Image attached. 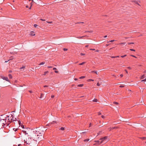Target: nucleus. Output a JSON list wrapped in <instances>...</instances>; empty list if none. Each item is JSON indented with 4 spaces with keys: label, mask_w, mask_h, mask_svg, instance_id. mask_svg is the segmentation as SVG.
Here are the masks:
<instances>
[{
    "label": "nucleus",
    "mask_w": 146,
    "mask_h": 146,
    "mask_svg": "<svg viewBox=\"0 0 146 146\" xmlns=\"http://www.w3.org/2000/svg\"><path fill=\"white\" fill-rule=\"evenodd\" d=\"M44 135V132L43 131H42L41 133L39 132L38 133L37 135L36 139L35 140L36 141L37 140L38 141H41L43 140L44 139L43 136Z\"/></svg>",
    "instance_id": "nucleus-3"
},
{
    "label": "nucleus",
    "mask_w": 146,
    "mask_h": 146,
    "mask_svg": "<svg viewBox=\"0 0 146 146\" xmlns=\"http://www.w3.org/2000/svg\"><path fill=\"white\" fill-rule=\"evenodd\" d=\"M29 35L31 36H35V32L34 31H32L31 32V33L29 34Z\"/></svg>",
    "instance_id": "nucleus-8"
},
{
    "label": "nucleus",
    "mask_w": 146,
    "mask_h": 146,
    "mask_svg": "<svg viewBox=\"0 0 146 146\" xmlns=\"http://www.w3.org/2000/svg\"><path fill=\"white\" fill-rule=\"evenodd\" d=\"M125 71L126 72V73H127V74L128 73V72H127V70H126L125 69Z\"/></svg>",
    "instance_id": "nucleus-58"
},
{
    "label": "nucleus",
    "mask_w": 146,
    "mask_h": 146,
    "mask_svg": "<svg viewBox=\"0 0 146 146\" xmlns=\"http://www.w3.org/2000/svg\"><path fill=\"white\" fill-rule=\"evenodd\" d=\"M93 101L94 102H97L98 101V100L96 99H94L93 100Z\"/></svg>",
    "instance_id": "nucleus-22"
},
{
    "label": "nucleus",
    "mask_w": 146,
    "mask_h": 146,
    "mask_svg": "<svg viewBox=\"0 0 146 146\" xmlns=\"http://www.w3.org/2000/svg\"><path fill=\"white\" fill-rule=\"evenodd\" d=\"M17 80H15V82H14V84H15V83H17Z\"/></svg>",
    "instance_id": "nucleus-57"
},
{
    "label": "nucleus",
    "mask_w": 146,
    "mask_h": 146,
    "mask_svg": "<svg viewBox=\"0 0 146 146\" xmlns=\"http://www.w3.org/2000/svg\"><path fill=\"white\" fill-rule=\"evenodd\" d=\"M1 78L4 80H5L7 81H8V82L9 81L8 78L7 77L3 76H2Z\"/></svg>",
    "instance_id": "nucleus-6"
},
{
    "label": "nucleus",
    "mask_w": 146,
    "mask_h": 146,
    "mask_svg": "<svg viewBox=\"0 0 146 146\" xmlns=\"http://www.w3.org/2000/svg\"><path fill=\"white\" fill-rule=\"evenodd\" d=\"M23 132L24 133H25L26 134V131H23Z\"/></svg>",
    "instance_id": "nucleus-50"
},
{
    "label": "nucleus",
    "mask_w": 146,
    "mask_h": 146,
    "mask_svg": "<svg viewBox=\"0 0 146 146\" xmlns=\"http://www.w3.org/2000/svg\"><path fill=\"white\" fill-rule=\"evenodd\" d=\"M11 117L12 118L11 119V120H10V123L14 121H16V118H14L15 115L14 113L15 112V111H14L11 112Z\"/></svg>",
    "instance_id": "nucleus-4"
},
{
    "label": "nucleus",
    "mask_w": 146,
    "mask_h": 146,
    "mask_svg": "<svg viewBox=\"0 0 146 146\" xmlns=\"http://www.w3.org/2000/svg\"><path fill=\"white\" fill-rule=\"evenodd\" d=\"M44 96V94H41V96H40V98H43V97Z\"/></svg>",
    "instance_id": "nucleus-17"
},
{
    "label": "nucleus",
    "mask_w": 146,
    "mask_h": 146,
    "mask_svg": "<svg viewBox=\"0 0 146 146\" xmlns=\"http://www.w3.org/2000/svg\"><path fill=\"white\" fill-rule=\"evenodd\" d=\"M92 125V123H90L89 127H90Z\"/></svg>",
    "instance_id": "nucleus-56"
},
{
    "label": "nucleus",
    "mask_w": 146,
    "mask_h": 146,
    "mask_svg": "<svg viewBox=\"0 0 146 146\" xmlns=\"http://www.w3.org/2000/svg\"><path fill=\"white\" fill-rule=\"evenodd\" d=\"M108 138L107 136H105L104 137H102L100 139V140H103V141L105 140L106 139H107Z\"/></svg>",
    "instance_id": "nucleus-7"
},
{
    "label": "nucleus",
    "mask_w": 146,
    "mask_h": 146,
    "mask_svg": "<svg viewBox=\"0 0 146 146\" xmlns=\"http://www.w3.org/2000/svg\"><path fill=\"white\" fill-rule=\"evenodd\" d=\"M113 103L115 104H118V103L116 102H114Z\"/></svg>",
    "instance_id": "nucleus-31"
},
{
    "label": "nucleus",
    "mask_w": 146,
    "mask_h": 146,
    "mask_svg": "<svg viewBox=\"0 0 146 146\" xmlns=\"http://www.w3.org/2000/svg\"><path fill=\"white\" fill-rule=\"evenodd\" d=\"M29 92L30 93H32V91H31V90H29Z\"/></svg>",
    "instance_id": "nucleus-61"
},
{
    "label": "nucleus",
    "mask_w": 146,
    "mask_h": 146,
    "mask_svg": "<svg viewBox=\"0 0 146 146\" xmlns=\"http://www.w3.org/2000/svg\"><path fill=\"white\" fill-rule=\"evenodd\" d=\"M9 117L8 116L6 117L5 119H1L0 121V129L5 127V125H6V126L9 125Z\"/></svg>",
    "instance_id": "nucleus-1"
},
{
    "label": "nucleus",
    "mask_w": 146,
    "mask_h": 146,
    "mask_svg": "<svg viewBox=\"0 0 146 146\" xmlns=\"http://www.w3.org/2000/svg\"><path fill=\"white\" fill-rule=\"evenodd\" d=\"M9 76H10V79L12 78V76L10 74Z\"/></svg>",
    "instance_id": "nucleus-47"
},
{
    "label": "nucleus",
    "mask_w": 146,
    "mask_h": 146,
    "mask_svg": "<svg viewBox=\"0 0 146 146\" xmlns=\"http://www.w3.org/2000/svg\"><path fill=\"white\" fill-rule=\"evenodd\" d=\"M141 82H145L146 81V78L145 79L141 81Z\"/></svg>",
    "instance_id": "nucleus-33"
},
{
    "label": "nucleus",
    "mask_w": 146,
    "mask_h": 146,
    "mask_svg": "<svg viewBox=\"0 0 146 146\" xmlns=\"http://www.w3.org/2000/svg\"><path fill=\"white\" fill-rule=\"evenodd\" d=\"M40 20L42 21H45V20L44 19H40Z\"/></svg>",
    "instance_id": "nucleus-43"
},
{
    "label": "nucleus",
    "mask_w": 146,
    "mask_h": 146,
    "mask_svg": "<svg viewBox=\"0 0 146 146\" xmlns=\"http://www.w3.org/2000/svg\"><path fill=\"white\" fill-rule=\"evenodd\" d=\"M25 66H23L22 67L20 68V69L22 70V69H24L25 68Z\"/></svg>",
    "instance_id": "nucleus-19"
},
{
    "label": "nucleus",
    "mask_w": 146,
    "mask_h": 146,
    "mask_svg": "<svg viewBox=\"0 0 146 146\" xmlns=\"http://www.w3.org/2000/svg\"><path fill=\"white\" fill-rule=\"evenodd\" d=\"M56 68H53V70H56Z\"/></svg>",
    "instance_id": "nucleus-63"
},
{
    "label": "nucleus",
    "mask_w": 146,
    "mask_h": 146,
    "mask_svg": "<svg viewBox=\"0 0 146 146\" xmlns=\"http://www.w3.org/2000/svg\"><path fill=\"white\" fill-rule=\"evenodd\" d=\"M48 87V86L45 85L44 86V87Z\"/></svg>",
    "instance_id": "nucleus-53"
},
{
    "label": "nucleus",
    "mask_w": 146,
    "mask_h": 146,
    "mask_svg": "<svg viewBox=\"0 0 146 146\" xmlns=\"http://www.w3.org/2000/svg\"><path fill=\"white\" fill-rule=\"evenodd\" d=\"M13 130H14L15 131H16L17 130V129H15V128H13Z\"/></svg>",
    "instance_id": "nucleus-32"
},
{
    "label": "nucleus",
    "mask_w": 146,
    "mask_h": 146,
    "mask_svg": "<svg viewBox=\"0 0 146 146\" xmlns=\"http://www.w3.org/2000/svg\"><path fill=\"white\" fill-rule=\"evenodd\" d=\"M101 113L100 112H99L98 113V115H101Z\"/></svg>",
    "instance_id": "nucleus-42"
},
{
    "label": "nucleus",
    "mask_w": 146,
    "mask_h": 146,
    "mask_svg": "<svg viewBox=\"0 0 146 146\" xmlns=\"http://www.w3.org/2000/svg\"><path fill=\"white\" fill-rule=\"evenodd\" d=\"M63 50L64 51H67L68 50V49L66 48H64Z\"/></svg>",
    "instance_id": "nucleus-34"
},
{
    "label": "nucleus",
    "mask_w": 146,
    "mask_h": 146,
    "mask_svg": "<svg viewBox=\"0 0 146 146\" xmlns=\"http://www.w3.org/2000/svg\"><path fill=\"white\" fill-rule=\"evenodd\" d=\"M13 59V57L12 56H11L10 57V60H11Z\"/></svg>",
    "instance_id": "nucleus-25"
},
{
    "label": "nucleus",
    "mask_w": 146,
    "mask_h": 146,
    "mask_svg": "<svg viewBox=\"0 0 146 146\" xmlns=\"http://www.w3.org/2000/svg\"><path fill=\"white\" fill-rule=\"evenodd\" d=\"M120 76L121 77H122L123 76V75L122 74H120Z\"/></svg>",
    "instance_id": "nucleus-59"
},
{
    "label": "nucleus",
    "mask_w": 146,
    "mask_h": 146,
    "mask_svg": "<svg viewBox=\"0 0 146 146\" xmlns=\"http://www.w3.org/2000/svg\"><path fill=\"white\" fill-rule=\"evenodd\" d=\"M90 72L92 73H95L96 74H98L97 71H91Z\"/></svg>",
    "instance_id": "nucleus-13"
},
{
    "label": "nucleus",
    "mask_w": 146,
    "mask_h": 146,
    "mask_svg": "<svg viewBox=\"0 0 146 146\" xmlns=\"http://www.w3.org/2000/svg\"><path fill=\"white\" fill-rule=\"evenodd\" d=\"M90 80V81H94V80H92V79H90V80Z\"/></svg>",
    "instance_id": "nucleus-64"
},
{
    "label": "nucleus",
    "mask_w": 146,
    "mask_h": 146,
    "mask_svg": "<svg viewBox=\"0 0 146 146\" xmlns=\"http://www.w3.org/2000/svg\"><path fill=\"white\" fill-rule=\"evenodd\" d=\"M89 139H86L84 140V141L85 142H87L89 140Z\"/></svg>",
    "instance_id": "nucleus-16"
},
{
    "label": "nucleus",
    "mask_w": 146,
    "mask_h": 146,
    "mask_svg": "<svg viewBox=\"0 0 146 146\" xmlns=\"http://www.w3.org/2000/svg\"><path fill=\"white\" fill-rule=\"evenodd\" d=\"M54 72L56 73H58V72L57 71H55Z\"/></svg>",
    "instance_id": "nucleus-55"
},
{
    "label": "nucleus",
    "mask_w": 146,
    "mask_h": 146,
    "mask_svg": "<svg viewBox=\"0 0 146 146\" xmlns=\"http://www.w3.org/2000/svg\"><path fill=\"white\" fill-rule=\"evenodd\" d=\"M117 127H113L112 128V129H117Z\"/></svg>",
    "instance_id": "nucleus-38"
},
{
    "label": "nucleus",
    "mask_w": 146,
    "mask_h": 146,
    "mask_svg": "<svg viewBox=\"0 0 146 146\" xmlns=\"http://www.w3.org/2000/svg\"><path fill=\"white\" fill-rule=\"evenodd\" d=\"M84 36H78L76 37L78 39H81L82 38V37H84Z\"/></svg>",
    "instance_id": "nucleus-20"
},
{
    "label": "nucleus",
    "mask_w": 146,
    "mask_h": 146,
    "mask_svg": "<svg viewBox=\"0 0 146 146\" xmlns=\"http://www.w3.org/2000/svg\"><path fill=\"white\" fill-rule=\"evenodd\" d=\"M128 44H134V43L133 42H130V43H128Z\"/></svg>",
    "instance_id": "nucleus-37"
},
{
    "label": "nucleus",
    "mask_w": 146,
    "mask_h": 146,
    "mask_svg": "<svg viewBox=\"0 0 146 146\" xmlns=\"http://www.w3.org/2000/svg\"><path fill=\"white\" fill-rule=\"evenodd\" d=\"M101 117L102 118H104L105 117L104 115H102Z\"/></svg>",
    "instance_id": "nucleus-51"
},
{
    "label": "nucleus",
    "mask_w": 146,
    "mask_h": 146,
    "mask_svg": "<svg viewBox=\"0 0 146 146\" xmlns=\"http://www.w3.org/2000/svg\"><path fill=\"white\" fill-rule=\"evenodd\" d=\"M48 72V71H47L46 72H44V74H43L44 75H45Z\"/></svg>",
    "instance_id": "nucleus-21"
},
{
    "label": "nucleus",
    "mask_w": 146,
    "mask_h": 146,
    "mask_svg": "<svg viewBox=\"0 0 146 146\" xmlns=\"http://www.w3.org/2000/svg\"><path fill=\"white\" fill-rule=\"evenodd\" d=\"M37 128H36V129H32L33 131L31 133L30 135L31 139H33L34 140H35L36 139L37 135L39 132V131H37Z\"/></svg>",
    "instance_id": "nucleus-2"
},
{
    "label": "nucleus",
    "mask_w": 146,
    "mask_h": 146,
    "mask_svg": "<svg viewBox=\"0 0 146 146\" xmlns=\"http://www.w3.org/2000/svg\"><path fill=\"white\" fill-rule=\"evenodd\" d=\"M130 50L131 51H135V50L133 49H130Z\"/></svg>",
    "instance_id": "nucleus-35"
},
{
    "label": "nucleus",
    "mask_w": 146,
    "mask_h": 146,
    "mask_svg": "<svg viewBox=\"0 0 146 146\" xmlns=\"http://www.w3.org/2000/svg\"><path fill=\"white\" fill-rule=\"evenodd\" d=\"M80 54H81V55L83 56V55H85V54L83 53H81Z\"/></svg>",
    "instance_id": "nucleus-46"
},
{
    "label": "nucleus",
    "mask_w": 146,
    "mask_h": 146,
    "mask_svg": "<svg viewBox=\"0 0 146 146\" xmlns=\"http://www.w3.org/2000/svg\"><path fill=\"white\" fill-rule=\"evenodd\" d=\"M90 50H95V49H90Z\"/></svg>",
    "instance_id": "nucleus-60"
},
{
    "label": "nucleus",
    "mask_w": 146,
    "mask_h": 146,
    "mask_svg": "<svg viewBox=\"0 0 146 146\" xmlns=\"http://www.w3.org/2000/svg\"><path fill=\"white\" fill-rule=\"evenodd\" d=\"M48 68H52V66H48Z\"/></svg>",
    "instance_id": "nucleus-45"
},
{
    "label": "nucleus",
    "mask_w": 146,
    "mask_h": 146,
    "mask_svg": "<svg viewBox=\"0 0 146 146\" xmlns=\"http://www.w3.org/2000/svg\"><path fill=\"white\" fill-rule=\"evenodd\" d=\"M38 26V25L36 24H35L34 25V27H36Z\"/></svg>",
    "instance_id": "nucleus-40"
},
{
    "label": "nucleus",
    "mask_w": 146,
    "mask_h": 146,
    "mask_svg": "<svg viewBox=\"0 0 146 146\" xmlns=\"http://www.w3.org/2000/svg\"><path fill=\"white\" fill-rule=\"evenodd\" d=\"M45 64V62H41V63H40L39 65H43V64Z\"/></svg>",
    "instance_id": "nucleus-18"
},
{
    "label": "nucleus",
    "mask_w": 146,
    "mask_h": 146,
    "mask_svg": "<svg viewBox=\"0 0 146 146\" xmlns=\"http://www.w3.org/2000/svg\"><path fill=\"white\" fill-rule=\"evenodd\" d=\"M97 85L98 86H99L100 85V84H99L98 82L97 83Z\"/></svg>",
    "instance_id": "nucleus-36"
},
{
    "label": "nucleus",
    "mask_w": 146,
    "mask_h": 146,
    "mask_svg": "<svg viewBox=\"0 0 146 146\" xmlns=\"http://www.w3.org/2000/svg\"><path fill=\"white\" fill-rule=\"evenodd\" d=\"M126 42H121L119 43V44H123L125 45L126 44Z\"/></svg>",
    "instance_id": "nucleus-15"
},
{
    "label": "nucleus",
    "mask_w": 146,
    "mask_h": 146,
    "mask_svg": "<svg viewBox=\"0 0 146 146\" xmlns=\"http://www.w3.org/2000/svg\"><path fill=\"white\" fill-rule=\"evenodd\" d=\"M84 86L83 84H78V86L79 87H82Z\"/></svg>",
    "instance_id": "nucleus-14"
},
{
    "label": "nucleus",
    "mask_w": 146,
    "mask_h": 146,
    "mask_svg": "<svg viewBox=\"0 0 146 146\" xmlns=\"http://www.w3.org/2000/svg\"><path fill=\"white\" fill-rule=\"evenodd\" d=\"M18 123H19V125L20 126H21V127L23 128H24V126L23 125H22V124L21 123V121H20V120H19L18 121Z\"/></svg>",
    "instance_id": "nucleus-10"
},
{
    "label": "nucleus",
    "mask_w": 146,
    "mask_h": 146,
    "mask_svg": "<svg viewBox=\"0 0 146 146\" xmlns=\"http://www.w3.org/2000/svg\"><path fill=\"white\" fill-rule=\"evenodd\" d=\"M74 80H78V79L77 78H75L74 79Z\"/></svg>",
    "instance_id": "nucleus-62"
},
{
    "label": "nucleus",
    "mask_w": 146,
    "mask_h": 146,
    "mask_svg": "<svg viewBox=\"0 0 146 146\" xmlns=\"http://www.w3.org/2000/svg\"><path fill=\"white\" fill-rule=\"evenodd\" d=\"M115 41L114 40H111L109 41V42H113Z\"/></svg>",
    "instance_id": "nucleus-48"
},
{
    "label": "nucleus",
    "mask_w": 146,
    "mask_h": 146,
    "mask_svg": "<svg viewBox=\"0 0 146 146\" xmlns=\"http://www.w3.org/2000/svg\"><path fill=\"white\" fill-rule=\"evenodd\" d=\"M84 23L83 22H80L76 23L75 24H76Z\"/></svg>",
    "instance_id": "nucleus-30"
},
{
    "label": "nucleus",
    "mask_w": 146,
    "mask_h": 146,
    "mask_svg": "<svg viewBox=\"0 0 146 146\" xmlns=\"http://www.w3.org/2000/svg\"><path fill=\"white\" fill-rule=\"evenodd\" d=\"M92 31H85V33L88 32V33H92Z\"/></svg>",
    "instance_id": "nucleus-24"
},
{
    "label": "nucleus",
    "mask_w": 146,
    "mask_h": 146,
    "mask_svg": "<svg viewBox=\"0 0 146 146\" xmlns=\"http://www.w3.org/2000/svg\"><path fill=\"white\" fill-rule=\"evenodd\" d=\"M145 75L144 74L141 76L140 79H144V78H145Z\"/></svg>",
    "instance_id": "nucleus-12"
},
{
    "label": "nucleus",
    "mask_w": 146,
    "mask_h": 146,
    "mask_svg": "<svg viewBox=\"0 0 146 146\" xmlns=\"http://www.w3.org/2000/svg\"><path fill=\"white\" fill-rule=\"evenodd\" d=\"M127 68L129 70H131V68L130 67H128Z\"/></svg>",
    "instance_id": "nucleus-41"
},
{
    "label": "nucleus",
    "mask_w": 146,
    "mask_h": 146,
    "mask_svg": "<svg viewBox=\"0 0 146 146\" xmlns=\"http://www.w3.org/2000/svg\"><path fill=\"white\" fill-rule=\"evenodd\" d=\"M111 129H112V128L110 127V128H109L108 129L109 130V131H110Z\"/></svg>",
    "instance_id": "nucleus-52"
},
{
    "label": "nucleus",
    "mask_w": 146,
    "mask_h": 146,
    "mask_svg": "<svg viewBox=\"0 0 146 146\" xmlns=\"http://www.w3.org/2000/svg\"><path fill=\"white\" fill-rule=\"evenodd\" d=\"M141 138L143 140H145L146 139V137H141Z\"/></svg>",
    "instance_id": "nucleus-28"
},
{
    "label": "nucleus",
    "mask_w": 146,
    "mask_h": 146,
    "mask_svg": "<svg viewBox=\"0 0 146 146\" xmlns=\"http://www.w3.org/2000/svg\"><path fill=\"white\" fill-rule=\"evenodd\" d=\"M85 63V62H83L80 64H79L80 65H83V64H84Z\"/></svg>",
    "instance_id": "nucleus-23"
},
{
    "label": "nucleus",
    "mask_w": 146,
    "mask_h": 146,
    "mask_svg": "<svg viewBox=\"0 0 146 146\" xmlns=\"http://www.w3.org/2000/svg\"><path fill=\"white\" fill-rule=\"evenodd\" d=\"M132 2H134L135 4H136L137 5H138L139 6H141L137 2V1H132Z\"/></svg>",
    "instance_id": "nucleus-9"
},
{
    "label": "nucleus",
    "mask_w": 146,
    "mask_h": 146,
    "mask_svg": "<svg viewBox=\"0 0 146 146\" xmlns=\"http://www.w3.org/2000/svg\"><path fill=\"white\" fill-rule=\"evenodd\" d=\"M131 56H132V57H134L135 58H136V57L134 55H131Z\"/></svg>",
    "instance_id": "nucleus-54"
},
{
    "label": "nucleus",
    "mask_w": 146,
    "mask_h": 146,
    "mask_svg": "<svg viewBox=\"0 0 146 146\" xmlns=\"http://www.w3.org/2000/svg\"><path fill=\"white\" fill-rule=\"evenodd\" d=\"M24 141V143H26L28 145H30V142H27V141L26 140V141L25 140Z\"/></svg>",
    "instance_id": "nucleus-11"
},
{
    "label": "nucleus",
    "mask_w": 146,
    "mask_h": 146,
    "mask_svg": "<svg viewBox=\"0 0 146 146\" xmlns=\"http://www.w3.org/2000/svg\"><path fill=\"white\" fill-rule=\"evenodd\" d=\"M124 87V86L123 85H120L119 86V87L120 88H123V87Z\"/></svg>",
    "instance_id": "nucleus-44"
},
{
    "label": "nucleus",
    "mask_w": 146,
    "mask_h": 146,
    "mask_svg": "<svg viewBox=\"0 0 146 146\" xmlns=\"http://www.w3.org/2000/svg\"><path fill=\"white\" fill-rule=\"evenodd\" d=\"M85 76H82L80 77V79H83L85 78Z\"/></svg>",
    "instance_id": "nucleus-26"
},
{
    "label": "nucleus",
    "mask_w": 146,
    "mask_h": 146,
    "mask_svg": "<svg viewBox=\"0 0 146 146\" xmlns=\"http://www.w3.org/2000/svg\"><path fill=\"white\" fill-rule=\"evenodd\" d=\"M60 129L62 130H64V128L63 127H61L60 128Z\"/></svg>",
    "instance_id": "nucleus-27"
},
{
    "label": "nucleus",
    "mask_w": 146,
    "mask_h": 146,
    "mask_svg": "<svg viewBox=\"0 0 146 146\" xmlns=\"http://www.w3.org/2000/svg\"><path fill=\"white\" fill-rule=\"evenodd\" d=\"M95 142L96 143L94 145H99L102 143L103 142V140H100L98 141H96Z\"/></svg>",
    "instance_id": "nucleus-5"
},
{
    "label": "nucleus",
    "mask_w": 146,
    "mask_h": 146,
    "mask_svg": "<svg viewBox=\"0 0 146 146\" xmlns=\"http://www.w3.org/2000/svg\"><path fill=\"white\" fill-rule=\"evenodd\" d=\"M126 56H127V55L125 54V55H123V56H121V57H122V58H123V57H125Z\"/></svg>",
    "instance_id": "nucleus-29"
},
{
    "label": "nucleus",
    "mask_w": 146,
    "mask_h": 146,
    "mask_svg": "<svg viewBox=\"0 0 146 146\" xmlns=\"http://www.w3.org/2000/svg\"><path fill=\"white\" fill-rule=\"evenodd\" d=\"M54 95H52V96H51V98H54Z\"/></svg>",
    "instance_id": "nucleus-49"
},
{
    "label": "nucleus",
    "mask_w": 146,
    "mask_h": 146,
    "mask_svg": "<svg viewBox=\"0 0 146 146\" xmlns=\"http://www.w3.org/2000/svg\"><path fill=\"white\" fill-rule=\"evenodd\" d=\"M110 57H111V58H116L115 56H110Z\"/></svg>",
    "instance_id": "nucleus-39"
}]
</instances>
